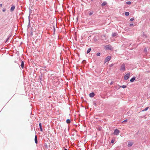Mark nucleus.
<instances>
[{
	"label": "nucleus",
	"instance_id": "nucleus-1",
	"mask_svg": "<svg viewBox=\"0 0 150 150\" xmlns=\"http://www.w3.org/2000/svg\"><path fill=\"white\" fill-rule=\"evenodd\" d=\"M120 132V131L118 129H116L115 130L113 134L115 135H117L119 134Z\"/></svg>",
	"mask_w": 150,
	"mask_h": 150
},
{
	"label": "nucleus",
	"instance_id": "nucleus-2",
	"mask_svg": "<svg viewBox=\"0 0 150 150\" xmlns=\"http://www.w3.org/2000/svg\"><path fill=\"white\" fill-rule=\"evenodd\" d=\"M130 76V74L129 73H127L124 76V79L125 80H127L128 79Z\"/></svg>",
	"mask_w": 150,
	"mask_h": 150
},
{
	"label": "nucleus",
	"instance_id": "nucleus-3",
	"mask_svg": "<svg viewBox=\"0 0 150 150\" xmlns=\"http://www.w3.org/2000/svg\"><path fill=\"white\" fill-rule=\"evenodd\" d=\"M120 70L124 71L125 70V65L124 64L122 65L121 66Z\"/></svg>",
	"mask_w": 150,
	"mask_h": 150
},
{
	"label": "nucleus",
	"instance_id": "nucleus-4",
	"mask_svg": "<svg viewBox=\"0 0 150 150\" xmlns=\"http://www.w3.org/2000/svg\"><path fill=\"white\" fill-rule=\"evenodd\" d=\"M110 59H111L110 57V56L107 57L105 59V63L106 62H107L109 61Z\"/></svg>",
	"mask_w": 150,
	"mask_h": 150
},
{
	"label": "nucleus",
	"instance_id": "nucleus-5",
	"mask_svg": "<svg viewBox=\"0 0 150 150\" xmlns=\"http://www.w3.org/2000/svg\"><path fill=\"white\" fill-rule=\"evenodd\" d=\"M89 96L91 97H93L95 96V94L93 93H91L89 94Z\"/></svg>",
	"mask_w": 150,
	"mask_h": 150
},
{
	"label": "nucleus",
	"instance_id": "nucleus-6",
	"mask_svg": "<svg viewBox=\"0 0 150 150\" xmlns=\"http://www.w3.org/2000/svg\"><path fill=\"white\" fill-rule=\"evenodd\" d=\"M15 7L14 6H13V5L12 6L10 9L11 11V12L13 11H14V9H15Z\"/></svg>",
	"mask_w": 150,
	"mask_h": 150
},
{
	"label": "nucleus",
	"instance_id": "nucleus-7",
	"mask_svg": "<svg viewBox=\"0 0 150 150\" xmlns=\"http://www.w3.org/2000/svg\"><path fill=\"white\" fill-rule=\"evenodd\" d=\"M135 79V77H133L130 80V81L131 82H133L134 81V80Z\"/></svg>",
	"mask_w": 150,
	"mask_h": 150
},
{
	"label": "nucleus",
	"instance_id": "nucleus-8",
	"mask_svg": "<svg viewBox=\"0 0 150 150\" xmlns=\"http://www.w3.org/2000/svg\"><path fill=\"white\" fill-rule=\"evenodd\" d=\"M35 143L36 144H37L38 143V140L37 139V136L36 135L35 136Z\"/></svg>",
	"mask_w": 150,
	"mask_h": 150
},
{
	"label": "nucleus",
	"instance_id": "nucleus-9",
	"mask_svg": "<svg viewBox=\"0 0 150 150\" xmlns=\"http://www.w3.org/2000/svg\"><path fill=\"white\" fill-rule=\"evenodd\" d=\"M133 145V143L131 142L129 143L128 144V146L129 147H130L132 146Z\"/></svg>",
	"mask_w": 150,
	"mask_h": 150
},
{
	"label": "nucleus",
	"instance_id": "nucleus-10",
	"mask_svg": "<svg viewBox=\"0 0 150 150\" xmlns=\"http://www.w3.org/2000/svg\"><path fill=\"white\" fill-rule=\"evenodd\" d=\"M39 125L40 126V131H42V125H41V123H40L39 124Z\"/></svg>",
	"mask_w": 150,
	"mask_h": 150
},
{
	"label": "nucleus",
	"instance_id": "nucleus-11",
	"mask_svg": "<svg viewBox=\"0 0 150 150\" xmlns=\"http://www.w3.org/2000/svg\"><path fill=\"white\" fill-rule=\"evenodd\" d=\"M24 63L23 62V61H22L21 62V67L22 68H23L24 67Z\"/></svg>",
	"mask_w": 150,
	"mask_h": 150
},
{
	"label": "nucleus",
	"instance_id": "nucleus-12",
	"mask_svg": "<svg viewBox=\"0 0 150 150\" xmlns=\"http://www.w3.org/2000/svg\"><path fill=\"white\" fill-rule=\"evenodd\" d=\"M107 4V3L105 2H104L102 4V6H105Z\"/></svg>",
	"mask_w": 150,
	"mask_h": 150
},
{
	"label": "nucleus",
	"instance_id": "nucleus-13",
	"mask_svg": "<svg viewBox=\"0 0 150 150\" xmlns=\"http://www.w3.org/2000/svg\"><path fill=\"white\" fill-rule=\"evenodd\" d=\"M66 122L68 124L70 123L71 122V121L69 119H68L67 120Z\"/></svg>",
	"mask_w": 150,
	"mask_h": 150
},
{
	"label": "nucleus",
	"instance_id": "nucleus-14",
	"mask_svg": "<svg viewBox=\"0 0 150 150\" xmlns=\"http://www.w3.org/2000/svg\"><path fill=\"white\" fill-rule=\"evenodd\" d=\"M91 50V48H89V49H88V50L87 51V54L89 52H90Z\"/></svg>",
	"mask_w": 150,
	"mask_h": 150
},
{
	"label": "nucleus",
	"instance_id": "nucleus-15",
	"mask_svg": "<svg viewBox=\"0 0 150 150\" xmlns=\"http://www.w3.org/2000/svg\"><path fill=\"white\" fill-rule=\"evenodd\" d=\"M125 15L126 16H128L129 15V13L128 12H126L125 13Z\"/></svg>",
	"mask_w": 150,
	"mask_h": 150
},
{
	"label": "nucleus",
	"instance_id": "nucleus-16",
	"mask_svg": "<svg viewBox=\"0 0 150 150\" xmlns=\"http://www.w3.org/2000/svg\"><path fill=\"white\" fill-rule=\"evenodd\" d=\"M117 35V33H113L112 34V35L113 36H115Z\"/></svg>",
	"mask_w": 150,
	"mask_h": 150
},
{
	"label": "nucleus",
	"instance_id": "nucleus-17",
	"mask_svg": "<svg viewBox=\"0 0 150 150\" xmlns=\"http://www.w3.org/2000/svg\"><path fill=\"white\" fill-rule=\"evenodd\" d=\"M126 4H131V2L130 1H127L126 2Z\"/></svg>",
	"mask_w": 150,
	"mask_h": 150
},
{
	"label": "nucleus",
	"instance_id": "nucleus-18",
	"mask_svg": "<svg viewBox=\"0 0 150 150\" xmlns=\"http://www.w3.org/2000/svg\"><path fill=\"white\" fill-rule=\"evenodd\" d=\"M120 87H121L123 88H125L126 87V86L125 85H123L122 86H121Z\"/></svg>",
	"mask_w": 150,
	"mask_h": 150
},
{
	"label": "nucleus",
	"instance_id": "nucleus-19",
	"mask_svg": "<svg viewBox=\"0 0 150 150\" xmlns=\"http://www.w3.org/2000/svg\"><path fill=\"white\" fill-rule=\"evenodd\" d=\"M144 51L145 52H147V49L146 47L144 48Z\"/></svg>",
	"mask_w": 150,
	"mask_h": 150
},
{
	"label": "nucleus",
	"instance_id": "nucleus-20",
	"mask_svg": "<svg viewBox=\"0 0 150 150\" xmlns=\"http://www.w3.org/2000/svg\"><path fill=\"white\" fill-rule=\"evenodd\" d=\"M96 55L98 56H100V53L98 52L96 54Z\"/></svg>",
	"mask_w": 150,
	"mask_h": 150
},
{
	"label": "nucleus",
	"instance_id": "nucleus-21",
	"mask_svg": "<svg viewBox=\"0 0 150 150\" xmlns=\"http://www.w3.org/2000/svg\"><path fill=\"white\" fill-rule=\"evenodd\" d=\"M134 19V18H131L130 19V21H133Z\"/></svg>",
	"mask_w": 150,
	"mask_h": 150
},
{
	"label": "nucleus",
	"instance_id": "nucleus-22",
	"mask_svg": "<svg viewBox=\"0 0 150 150\" xmlns=\"http://www.w3.org/2000/svg\"><path fill=\"white\" fill-rule=\"evenodd\" d=\"M149 108V107H147L145 109L143 110L144 111H146V110H148V109Z\"/></svg>",
	"mask_w": 150,
	"mask_h": 150
},
{
	"label": "nucleus",
	"instance_id": "nucleus-23",
	"mask_svg": "<svg viewBox=\"0 0 150 150\" xmlns=\"http://www.w3.org/2000/svg\"><path fill=\"white\" fill-rule=\"evenodd\" d=\"M93 13L92 12H91L90 13H89V16H91V15H92Z\"/></svg>",
	"mask_w": 150,
	"mask_h": 150
},
{
	"label": "nucleus",
	"instance_id": "nucleus-24",
	"mask_svg": "<svg viewBox=\"0 0 150 150\" xmlns=\"http://www.w3.org/2000/svg\"><path fill=\"white\" fill-rule=\"evenodd\" d=\"M130 26H133V23H131L129 25Z\"/></svg>",
	"mask_w": 150,
	"mask_h": 150
},
{
	"label": "nucleus",
	"instance_id": "nucleus-25",
	"mask_svg": "<svg viewBox=\"0 0 150 150\" xmlns=\"http://www.w3.org/2000/svg\"><path fill=\"white\" fill-rule=\"evenodd\" d=\"M114 141H114V140H111V143H113L114 142Z\"/></svg>",
	"mask_w": 150,
	"mask_h": 150
},
{
	"label": "nucleus",
	"instance_id": "nucleus-26",
	"mask_svg": "<svg viewBox=\"0 0 150 150\" xmlns=\"http://www.w3.org/2000/svg\"><path fill=\"white\" fill-rule=\"evenodd\" d=\"M127 120H126L124 121H123V122H126L127 121Z\"/></svg>",
	"mask_w": 150,
	"mask_h": 150
},
{
	"label": "nucleus",
	"instance_id": "nucleus-27",
	"mask_svg": "<svg viewBox=\"0 0 150 150\" xmlns=\"http://www.w3.org/2000/svg\"><path fill=\"white\" fill-rule=\"evenodd\" d=\"M5 11H6V9H4H4H3V12H5Z\"/></svg>",
	"mask_w": 150,
	"mask_h": 150
},
{
	"label": "nucleus",
	"instance_id": "nucleus-28",
	"mask_svg": "<svg viewBox=\"0 0 150 150\" xmlns=\"http://www.w3.org/2000/svg\"><path fill=\"white\" fill-rule=\"evenodd\" d=\"M2 4H0V7H2Z\"/></svg>",
	"mask_w": 150,
	"mask_h": 150
},
{
	"label": "nucleus",
	"instance_id": "nucleus-29",
	"mask_svg": "<svg viewBox=\"0 0 150 150\" xmlns=\"http://www.w3.org/2000/svg\"><path fill=\"white\" fill-rule=\"evenodd\" d=\"M113 65V64H111L110 65V67H112V66Z\"/></svg>",
	"mask_w": 150,
	"mask_h": 150
},
{
	"label": "nucleus",
	"instance_id": "nucleus-30",
	"mask_svg": "<svg viewBox=\"0 0 150 150\" xmlns=\"http://www.w3.org/2000/svg\"><path fill=\"white\" fill-rule=\"evenodd\" d=\"M8 39H9V38H8L6 40V42H7V41H8Z\"/></svg>",
	"mask_w": 150,
	"mask_h": 150
},
{
	"label": "nucleus",
	"instance_id": "nucleus-31",
	"mask_svg": "<svg viewBox=\"0 0 150 150\" xmlns=\"http://www.w3.org/2000/svg\"><path fill=\"white\" fill-rule=\"evenodd\" d=\"M112 84V82H111V83H110V85H111Z\"/></svg>",
	"mask_w": 150,
	"mask_h": 150
},
{
	"label": "nucleus",
	"instance_id": "nucleus-32",
	"mask_svg": "<svg viewBox=\"0 0 150 150\" xmlns=\"http://www.w3.org/2000/svg\"><path fill=\"white\" fill-rule=\"evenodd\" d=\"M65 150H68L67 149H65Z\"/></svg>",
	"mask_w": 150,
	"mask_h": 150
}]
</instances>
